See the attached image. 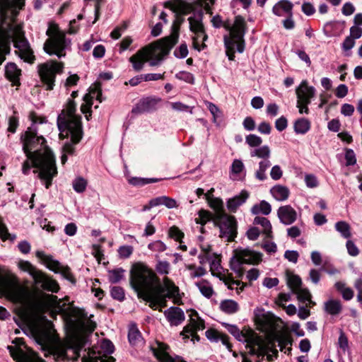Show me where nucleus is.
Returning <instances> with one entry per match:
<instances>
[{"mask_svg": "<svg viewBox=\"0 0 362 362\" xmlns=\"http://www.w3.org/2000/svg\"><path fill=\"white\" fill-rule=\"evenodd\" d=\"M25 5V0H0V16L3 25L0 26V66L10 53L11 42L16 49V54L25 62L33 64L35 56L25 37L23 24L18 22L17 16Z\"/></svg>", "mask_w": 362, "mask_h": 362, "instance_id": "obj_1", "label": "nucleus"}, {"mask_svg": "<svg viewBox=\"0 0 362 362\" xmlns=\"http://www.w3.org/2000/svg\"><path fill=\"white\" fill-rule=\"evenodd\" d=\"M29 117L33 124L21 136L23 151L26 157L33 160V165L36 168L34 173H38L39 178L49 189L52 179L57 175L54 156L47 146L45 139L37 134L35 124L42 123L43 119L34 112H30Z\"/></svg>", "mask_w": 362, "mask_h": 362, "instance_id": "obj_2", "label": "nucleus"}, {"mask_svg": "<svg viewBox=\"0 0 362 362\" xmlns=\"http://www.w3.org/2000/svg\"><path fill=\"white\" fill-rule=\"evenodd\" d=\"M34 310L40 313L45 314L49 312L50 317L56 318L57 315L62 316L66 322L74 325L78 321L86 317L84 310L75 307L73 303H69L67 298L63 300L58 299L57 296L42 293L33 303Z\"/></svg>", "mask_w": 362, "mask_h": 362, "instance_id": "obj_3", "label": "nucleus"}, {"mask_svg": "<svg viewBox=\"0 0 362 362\" xmlns=\"http://www.w3.org/2000/svg\"><path fill=\"white\" fill-rule=\"evenodd\" d=\"M86 341L82 337L75 338L66 343H60L50 347L45 356H52L56 361H76L81 357L83 349L81 362H115V359L110 356H95L94 351L86 350Z\"/></svg>", "mask_w": 362, "mask_h": 362, "instance_id": "obj_4", "label": "nucleus"}, {"mask_svg": "<svg viewBox=\"0 0 362 362\" xmlns=\"http://www.w3.org/2000/svg\"><path fill=\"white\" fill-rule=\"evenodd\" d=\"M129 281L139 298L148 303V305H154L152 300L159 278L151 269L141 262L134 264L130 271Z\"/></svg>", "mask_w": 362, "mask_h": 362, "instance_id": "obj_5", "label": "nucleus"}, {"mask_svg": "<svg viewBox=\"0 0 362 362\" xmlns=\"http://www.w3.org/2000/svg\"><path fill=\"white\" fill-rule=\"evenodd\" d=\"M76 104L73 100H69L66 109L63 110L57 117V126L60 137L72 135V140L79 143L83 137L81 117L75 114Z\"/></svg>", "mask_w": 362, "mask_h": 362, "instance_id": "obj_6", "label": "nucleus"}, {"mask_svg": "<svg viewBox=\"0 0 362 362\" xmlns=\"http://www.w3.org/2000/svg\"><path fill=\"white\" fill-rule=\"evenodd\" d=\"M48 38L44 43L43 49L49 55H56L58 58L66 56V50L70 49L71 40L66 37L57 24L49 23L46 31Z\"/></svg>", "mask_w": 362, "mask_h": 362, "instance_id": "obj_7", "label": "nucleus"}, {"mask_svg": "<svg viewBox=\"0 0 362 362\" xmlns=\"http://www.w3.org/2000/svg\"><path fill=\"white\" fill-rule=\"evenodd\" d=\"M152 303L154 305H148L153 310H158L161 312L163 308L167 306V299L173 300L175 304H179L181 302V295L180 288L168 277L163 278V284L160 282L157 284V288L153 294Z\"/></svg>", "mask_w": 362, "mask_h": 362, "instance_id": "obj_8", "label": "nucleus"}, {"mask_svg": "<svg viewBox=\"0 0 362 362\" xmlns=\"http://www.w3.org/2000/svg\"><path fill=\"white\" fill-rule=\"evenodd\" d=\"M246 23L241 16L235 18L234 23L230 30V36L225 35L223 37L226 54L229 60H234L235 47H237L238 52L242 53L245 49L243 37L245 34Z\"/></svg>", "mask_w": 362, "mask_h": 362, "instance_id": "obj_9", "label": "nucleus"}, {"mask_svg": "<svg viewBox=\"0 0 362 362\" xmlns=\"http://www.w3.org/2000/svg\"><path fill=\"white\" fill-rule=\"evenodd\" d=\"M0 292L14 303L26 305L30 302V291L16 279L0 276Z\"/></svg>", "mask_w": 362, "mask_h": 362, "instance_id": "obj_10", "label": "nucleus"}, {"mask_svg": "<svg viewBox=\"0 0 362 362\" xmlns=\"http://www.w3.org/2000/svg\"><path fill=\"white\" fill-rule=\"evenodd\" d=\"M262 253L249 247H238L233 250V255L230 261V268L237 275L242 278L244 274L243 264L257 265L262 261Z\"/></svg>", "mask_w": 362, "mask_h": 362, "instance_id": "obj_11", "label": "nucleus"}, {"mask_svg": "<svg viewBox=\"0 0 362 362\" xmlns=\"http://www.w3.org/2000/svg\"><path fill=\"white\" fill-rule=\"evenodd\" d=\"M202 20L203 14L202 13H194L188 18L189 30L194 35L192 37L193 47L198 51H201L206 47L204 42L208 39Z\"/></svg>", "mask_w": 362, "mask_h": 362, "instance_id": "obj_12", "label": "nucleus"}, {"mask_svg": "<svg viewBox=\"0 0 362 362\" xmlns=\"http://www.w3.org/2000/svg\"><path fill=\"white\" fill-rule=\"evenodd\" d=\"M64 63L49 60L38 65V73L41 81L47 86V90H52L54 86L56 75L62 74Z\"/></svg>", "mask_w": 362, "mask_h": 362, "instance_id": "obj_13", "label": "nucleus"}, {"mask_svg": "<svg viewBox=\"0 0 362 362\" xmlns=\"http://www.w3.org/2000/svg\"><path fill=\"white\" fill-rule=\"evenodd\" d=\"M293 4L289 0H279L272 7V13L278 17H285L282 24L286 30H293L296 26L293 19Z\"/></svg>", "mask_w": 362, "mask_h": 362, "instance_id": "obj_14", "label": "nucleus"}, {"mask_svg": "<svg viewBox=\"0 0 362 362\" xmlns=\"http://www.w3.org/2000/svg\"><path fill=\"white\" fill-rule=\"evenodd\" d=\"M189 323L183 328L180 332V335L184 340L189 339L192 337L193 341H199V337L197 332L205 328L204 321L199 316L198 313L194 310H189Z\"/></svg>", "mask_w": 362, "mask_h": 362, "instance_id": "obj_15", "label": "nucleus"}, {"mask_svg": "<svg viewBox=\"0 0 362 362\" xmlns=\"http://www.w3.org/2000/svg\"><path fill=\"white\" fill-rule=\"evenodd\" d=\"M215 226L219 228L220 237L228 242H232L237 236V221L232 216L226 215L216 218Z\"/></svg>", "mask_w": 362, "mask_h": 362, "instance_id": "obj_16", "label": "nucleus"}, {"mask_svg": "<svg viewBox=\"0 0 362 362\" xmlns=\"http://www.w3.org/2000/svg\"><path fill=\"white\" fill-rule=\"evenodd\" d=\"M250 351L252 354H257L262 357L267 356L269 361L273 360L272 355L275 357L278 356V351L272 340H265L257 335L250 346Z\"/></svg>", "mask_w": 362, "mask_h": 362, "instance_id": "obj_17", "label": "nucleus"}, {"mask_svg": "<svg viewBox=\"0 0 362 362\" xmlns=\"http://www.w3.org/2000/svg\"><path fill=\"white\" fill-rule=\"evenodd\" d=\"M156 49H158L157 43L140 49L129 58V61L135 71H140L143 69L145 63L148 62L154 54Z\"/></svg>", "mask_w": 362, "mask_h": 362, "instance_id": "obj_18", "label": "nucleus"}, {"mask_svg": "<svg viewBox=\"0 0 362 362\" xmlns=\"http://www.w3.org/2000/svg\"><path fill=\"white\" fill-rule=\"evenodd\" d=\"M185 18L183 16L175 15V19L172 25L173 33L170 36L164 37L157 42L158 48L160 49H170L177 42L179 35V30L181 25L184 23Z\"/></svg>", "mask_w": 362, "mask_h": 362, "instance_id": "obj_19", "label": "nucleus"}, {"mask_svg": "<svg viewBox=\"0 0 362 362\" xmlns=\"http://www.w3.org/2000/svg\"><path fill=\"white\" fill-rule=\"evenodd\" d=\"M35 255L37 257L44 262L49 269L54 272H62L67 279H71L69 268H63L58 261L54 259L51 255H46L43 251L37 250Z\"/></svg>", "mask_w": 362, "mask_h": 362, "instance_id": "obj_20", "label": "nucleus"}, {"mask_svg": "<svg viewBox=\"0 0 362 362\" xmlns=\"http://www.w3.org/2000/svg\"><path fill=\"white\" fill-rule=\"evenodd\" d=\"M224 326L228 332L234 336L237 340L247 343V346L250 348V346L256 336L255 333L252 330L248 329L246 332H244L240 331L235 325L225 323Z\"/></svg>", "mask_w": 362, "mask_h": 362, "instance_id": "obj_21", "label": "nucleus"}, {"mask_svg": "<svg viewBox=\"0 0 362 362\" xmlns=\"http://www.w3.org/2000/svg\"><path fill=\"white\" fill-rule=\"evenodd\" d=\"M160 98L147 97L140 100L132 108L133 114L139 115L145 112H151L157 109V105L160 102Z\"/></svg>", "mask_w": 362, "mask_h": 362, "instance_id": "obj_22", "label": "nucleus"}, {"mask_svg": "<svg viewBox=\"0 0 362 362\" xmlns=\"http://www.w3.org/2000/svg\"><path fill=\"white\" fill-rule=\"evenodd\" d=\"M34 283L35 285L40 286L43 290L52 293H57L59 290L58 283L42 272H40L35 277Z\"/></svg>", "mask_w": 362, "mask_h": 362, "instance_id": "obj_23", "label": "nucleus"}, {"mask_svg": "<svg viewBox=\"0 0 362 362\" xmlns=\"http://www.w3.org/2000/svg\"><path fill=\"white\" fill-rule=\"evenodd\" d=\"M296 92L298 98L297 101L310 104L311 99L315 96L316 90L313 86H308L307 81H303L296 88Z\"/></svg>", "mask_w": 362, "mask_h": 362, "instance_id": "obj_24", "label": "nucleus"}, {"mask_svg": "<svg viewBox=\"0 0 362 362\" xmlns=\"http://www.w3.org/2000/svg\"><path fill=\"white\" fill-rule=\"evenodd\" d=\"M277 216L280 222L286 226L291 225L297 219V212L291 205L280 206L277 210Z\"/></svg>", "mask_w": 362, "mask_h": 362, "instance_id": "obj_25", "label": "nucleus"}, {"mask_svg": "<svg viewBox=\"0 0 362 362\" xmlns=\"http://www.w3.org/2000/svg\"><path fill=\"white\" fill-rule=\"evenodd\" d=\"M164 315L171 326H177L185 319L183 310L178 307H170L165 310Z\"/></svg>", "mask_w": 362, "mask_h": 362, "instance_id": "obj_26", "label": "nucleus"}, {"mask_svg": "<svg viewBox=\"0 0 362 362\" xmlns=\"http://www.w3.org/2000/svg\"><path fill=\"white\" fill-rule=\"evenodd\" d=\"M165 6L169 7L175 13V15L183 16L188 14L192 10L191 5L183 0H175L173 2L168 1L165 4Z\"/></svg>", "mask_w": 362, "mask_h": 362, "instance_id": "obj_27", "label": "nucleus"}, {"mask_svg": "<svg viewBox=\"0 0 362 362\" xmlns=\"http://www.w3.org/2000/svg\"><path fill=\"white\" fill-rule=\"evenodd\" d=\"M21 70L15 63H8L5 66V76L8 80L12 82L13 86L20 85V76Z\"/></svg>", "mask_w": 362, "mask_h": 362, "instance_id": "obj_28", "label": "nucleus"}, {"mask_svg": "<svg viewBox=\"0 0 362 362\" xmlns=\"http://www.w3.org/2000/svg\"><path fill=\"white\" fill-rule=\"evenodd\" d=\"M249 197V193L246 190H242L241 192L229 199L227 202L228 209L233 213H235L238 207L244 204Z\"/></svg>", "mask_w": 362, "mask_h": 362, "instance_id": "obj_29", "label": "nucleus"}, {"mask_svg": "<svg viewBox=\"0 0 362 362\" xmlns=\"http://www.w3.org/2000/svg\"><path fill=\"white\" fill-rule=\"evenodd\" d=\"M128 339L129 344L134 346L140 347L144 344L142 335L135 324L131 325L129 327Z\"/></svg>", "mask_w": 362, "mask_h": 362, "instance_id": "obj_30", "label": "nucleus"}, {"mask_svg": "<svg viewBox=\"0 0 362 362\" xmlns=\"http://www.w3.org/2000/svg\"><path fill=\"white\" fill-rule=\"evenodd\" d=\"M272 197L279 202H284L288 199L290 195L289 189L281 185H276L270 189Z\"/></svg>", "mask_w": 362, "mask_h": 362, "instance_id": "obj_31", "label": "nucleus"}, {"mask_svg": "<svg viewBox=\"0 0 362 362\" xmlns=\"http://www.w3.org/2000/svg\"><path fill=\"white\" fill-rule=\"evenodd\" d=\"M250 155L251 157L260 158V161H270L271 149L267 145L260 146L257 148L250 149Z\"/></svg>", "mask_w": 362, "mask_h": 362, "instance_id": "obj_32", "label": "nucleus"}, {"mask_svg": "<svg viewBox=\"0 0 362 362\" xmlns=\"http://www.w3.org/2000/svg\"><path fill=\"white\" fill-rule=\"evenodd\" d=\"M164 205L168 209H173L177 207V202L175 199L167 196H160L151 199V206Z\"/></svg>", "mask_w": 362, "mask_h": 362, "instance_id": "obj_33", "label": "nucleus"}, {"mask_svg": "<svg viewBox=\"0 0 362 362\" xmlns=\"http://www.w3.org/2000/svg\"><path fill=\"white\" fill-rule=\"evenodd\" d=\"M219 308L221 310L226 314L231 315L237 313L239 309L238 303L233 300H223L221 302Z\"/></svg>", "mask_w": 362, "mask_h": 362, "instance_id": "obj_34", "label": "nucleus"}, {"mask_svg": "<svg viewBox=\"0 0 362 362\" xmlns=\"http://www.w3.org/2000/svg\"><path fill=\"white\" fill-rule=\"evenodd\" d=\"M198 216L194 218V221L199 225H206L208 222L212 221L215 226L216 217L214 214L204 209H201L197 213Z\"/></svg>", "mask_w": 362, "mask_h": 362, "instance_id": "obj_35", "label": "nucleus"}, {"mask_svg": "<svg viewBox=\"0 0 362 362\" xmlns=\"http://www.w3.org/2000/svg\"><path fill=\"white\" fill-rule=\"evenodd\" d=\"M342 310V305L339 300L330 299L325 303V310L331 315H339Z\"/></svg>", "mask_w": 362, "mask_h": 362, "instance_id": "obj_36", "label": "nucleus"}, {"mask_svg": "<svg viewBox=\"0 0 362 362\" xmlns=\"http://www.w3.org/2000/svg\"><path fill=\"white\" fill-rule=\"evenodd\" d=\"M209 204L211 208L215 211L214 216L219 218L227 215L223 209V202L221 199L211 198L209 199Z\"/></svg>", "mask_w": 362, "mask_h": 362, "instance_id": "obj_37", "label": "nucleus"}, {"mask_svg": "<svg viewBox=\"0 0 362 362\" xmlns=\"http://www.w3.org/2000/svg\"><path fill=\"white\" fill-rule=\"evenodd\" d=\"M70 136V140L67 141L63 146L62 152L63 155L61 157V162L64 164L67 161V155H73L75 152V146L78 143L74 142L72 140V135Z\"/></svg>", "mask_w": 362, "mask_h": 362, "instance_id": "obj_38", "label": "nucleus"}, {"mask_svg": "<svg viewBox=\"0 0 362 362\" xmlns=\"http://www.w3.org/2000/svg\"><path fill=\"white\" fill-rule=\"evenodd\" d=\"M271 211L272 206L270 204L264 200L261 201L259 204H255L251 209L252 214L255 215L259 214L268 215L271 213Z\"/></svg>", "mask_w": 362, "mask_h": 362, "instance_id": "obj_39", "label": "nucleus"}, {"mask_svg": "<svg viewBox=\"0 0 362 362\" xmlns=\"http://www.w3.org/2000/svg\"><path fill=\"white\" fill-rule=\"evenodd\" d=\"M195 284L204 297L210 298L214 295V291L213 287L208 281L202 279Z\"/></svg>", "mask_w": 362, "mask_h": 362, "instance_id": "obj_40", "label": "nucleus"}, {"mask_svg": "<svg viewBox=\"0 0 362 362\" xmlns=\"http://www.w3.org/2000/svg\"><path fill=\"white\" fill-rule=\"evenodd\" d=\"M310 126L308 119L300 118L294 123V131L296 134H305L310 130Z\"/></svg>", "mask_w": 362, "mask_h": 362, "instance_id": "obj_41", "label": "nucleus"}, {"mask_svg": "<svg viewBox=\"0 0 362 362\" xmlns=\"http://www.w3.org/2000/svg\"><path fill=\"white\" fill-rule=\"evenodd\" d=\"M272 165L271 161H259L258 169L255 173V177L259 181H264L267 178L266 171Z\"/></svg>", "mask_w": 362, "mask_h": 362, "instance_id": "obj_42", "label": "nucleus"}, {"mask_svg": "<svg viewBox=\"0 0 362 362\" xmlns=\"http://www.w3.org/2000/svg\"><path fill=\"white\" fill-rule=\"evenodd\" d=\"M334 227L336 230L338 231L344 238L349 239L351 238V226L347 222L344 221H338L335 223Z\"/></svg>", "mask_w": 362, "mask_h": 362, "instance_id": "obj_43", "label": "nucleus"}, {"mask_svg": "<svg viewBox=\"0 0 362 362\" xmlns=\"http://www.w3.org/2000/svg\"><path fill=\"white\" fill-rule=\"evenodd\" d=\"M19 268L25 272H28L33 279H35V277L39 274L41 272L37 269L30 262L28 261H21L18 264Z\"/></svg>", "mask_w": 362, "mask_h": 362, "instance_id": "obj_44", "label": "nucleus"}, {"mask_svg": "<svg viewBox=\"0 0 362 362\" xmlns=\"http://www.w3.org/2000/svg\"><path fill=\"white\" fill-rule=\"evenodd\" d=\"M254 223L260 225L262 227L263 232L268 236H271L272 224L268 218L262 216H256L254 219Z\"/></svg>", "mask_w": 362, "mask_h": 362, "instance_id": "obj_45", "label": "nucleus"}, {"mask_svg": "<svg viewBox=\"0 0 362 362\" xmlns=\"http://www.w3.org/2000/svg\"><path fill=\"white\" fill-rule=\"evenodd\" d=\"M162 180V178L132 177L129 180V183L134 186H144L147 184L158 182Z\"/></svg>", "mask_w": 362, "mask_h": 362, "instance_id": "obj_46", "label": "nucleus"}, {"mask_svg": "<svg viewBox=\"0 0 362 362\" xmlns=\"http://www.w3.org/2000/svg\"><path fill=\"white\" fill-rule=\"evenodd\" d=\"M0 238L3 241L9 240L11 242L14 241L16 238V235L15 234H11L8 232L7 226L3 222V221L1 218H0Z\"/></svg>", "mask_w": 362, "mask_h": 362, "instance_id": "obj_47", "label": "nucleus"}, {"mask_svg": "<svg viewBox=\"0 0 362 362\" xmlns=\"http://www.w3.org/2000/svg\"><path fill=\"white\" fill-rule=\"evenodd\" d=\"M287 284L293 293L301 287L302 281L298 275L291 274L288 277Z\"/></svg>", "mask_w": 362, "mask_h": 362, "instance_id": "obj_48", "label": "nucleus"}, {"mask_svg": "<svg viewBox=\"0 0 362 362\" xmlns=\"http://www.w3.org/2000/svg\"><path fill=\"white\" fill-rule=\"evenodd\" d=\"M155 269L159 274L167 275L170 271V264L168 261L158 260Z\"/></svg>", "mask_w": 362, "mask_h": 362, "instance_id": "obj_49", "label": "nucleus"}, {"mask_svg": "<svg viewBox=\"0 0 362 362\" xmlns=\"http://www.w3.org/2000/svg\"><path fill=\"white\" fill-rule=\"evenodd\" d=\"M337 345L343 354H345L346 351H349V340L342 329H340L339 332V337L338 339Z\"/></svg>", "mask_w": 362, "mask_h": 362, "instance_id": "obj_50", "label": "nucleus"}, {"mask_svg": "<svg viewBox=\"0 0 362 362\" xmlns=\"http://www.w3.org/2000/svg\"><path fill=\"white\" fill-rule=\"evenodd\" d=\"M124 270L117 268L109 272V280L112 284L119 282L124 277Z\"/></svg>", "mask_w": 362, "mask_h": 362, "instance_id": "obj_51", "label": "nucleus"}, {"mask_svg": "<svg viewBox=\"0 0 362 362\" xmlns=\"http://www.w3.org/2000/svg\"><path fill=\"white\" fill-rule=\"evenodd\" d=\"M18 362H45L42 358L39 357L37 354L32 352L30 354L23 353Z\"/></svg>", "mask_w": 362, "mask_h": 362, "instance_id": "obj_52", "label": "nucleus"}, {"mask_svg": "<svg viewBox=\"0 0 362 362\" xmlns=\"http://www.w3.org/2000/svg\"><path fill=\"white\" fill-rule=\"evenodd\" d=\"M87 187V181L84 178L79 177L73 181V188L78 193L83 192Z\"/></svg>", "mask_w": 362, "mask_h": 362, "instance_id": "obj_53", "label": "nucleus"}, {"mask_svg": "<svg viewBox=\"0 0 362 362\" xmlns=\"http://www.w3.org/2000/svg\"><path fill=\"white\" fill-rule=\"evenodd\" d=\"M245 142L253 148L260 146L262 139L256 134H249L245 138Z\"/></svg>", "mask_w": 362, "mask_h": 362, "instance_id": "obj_54", "label": "nucleus"}, {"mask_svg": "<svg viewBox=\"0 0 362 362\" xmlns=\"http://www.w3.org/2000/svg\"><path fill=\"white\" fill-rule=\"evenodd\" d=\"M297 295L298 299L302 302L310 301L311 294L307 288H303L300 287L293 292Z\"/></svg>", "mask_w": 362, "mask_h": 362, "instance_id": "obj_55", "label": "nucleus"}, {"mask_svg": "<svg viewBox=\"0 0 362 362\" xmlns=\"http://www.w3.org/2000/svg\"><path fill=\"white\" fill-rule=\"evenodd\" d=\"M110 295L111 296L119 301L124 300L125 298L124 291L120 286H113L110 289Z\"/></svg>", "mask_w": 362, "mask_h": 362, "instance_id": "obj_56", "label": "nucleus"}, {"mask_svg": "<svg viewBox=\"0 0 362 362\" xmlns=\"http://www.w3.org/2000/svg\"><path fill=\"white\" fill-rule=\"evenodd\" d=\"M101 351L104 353L103 356H109L113 353L115 346L112 342L109 339H103L100 344Z\"/></svg>", "mask_w": 362, "mask_h": 362, "instance_id": "obj_57", "label": "nucleus"}, {"mask_svg": "<svg viewBox=\"0 0 362 362\" xmlns=\"http://www.w3.org/2000/svg\"><path fill=\"white\" fill-rule=\"evenodd\" d=\"M175 77L177 79H179L180 81H183L188 83H190V84L194 83V77L193 74L188 71H180L175 74Z\"/></svg>", "mask_w": 362, "mask_h": 362, "instance_id": "obj_58", "label": "nucleus"}, {"mask_svg": "<svg viewBox=\"0 0 362 362\" xmlns=\"http://www.w3.org/2000/svg\"><path fill=\"white\" fill-rule=\"evenodd\" d=\"M148 248L150 250L154 251V252H164L167 247L165 244L162 242L161 240H156L148 244Z\"/></svg>", "mask_w": 362, "mask_h": 362, "instance_id": "obj_59", "label": "nucleus"}, {"mask_svg": "<svg viewBox=\"0 0 362 362\" xmlns=\"http://www.w3.org/2000/svg\"><path fill=\"white\" fill-rule=\"evenodd\" d=\"M346 165H354L356 163V158L354 151L351 148L345 149Z\"/></svg>", "mask_w": 362, "mask_h": 362, "instance_id": "obj_60", "label": "nucleus"}, {"mask_svg": "<svg viewBox=\"0 0 362 362\" xmlns=\"http://www.w3.org/2000/svg\"><path fill=\"white\" fill-rule=\"evenodd\" d=\"M133 247L131 245H123L119 247L118 254L119 257L123 259L129 258L133 252Z\"/></svg>", "mask_w": 362, "mask_h": 362, "instance_id": "obj_61", "label": "nucleus"}, {"mask_svg": "<svg viewBox=\"0 0 362 362\" xmlns=\"http://www.w3.org/2000/svg\"><path fill=\"white\" fill-rule=\"evenodd\" d=\"M245 168L243 163L238 159H235L230 167V173L234 175L240 173Z\"/></svg>", "mask_w": 362, "mask_h": 362, "instance_id": "obj_62", "label": "nucleus"}, {"mask_svg": "<svg viewBox=\"0 0 362 362\" xmlns=\"http://www.w3.org/2000/svg\"><path fill=\"white\" fill-rule=\"evenodd\" d=\"M169 235L176 241H181L184 238V233L177 226H172L169 229Z\"/></svg>", "mask_w": 362, "mask_h": 362, "instance_id": "obj_63", "label": "nucleus"}, {"mask_svg": "<svg viewBox=\"0 0 362 362\" xmlns=\"http://www.w3.org/2000/svg\"><path fill=\"white\" fill-rule=\"evenodd\" d=\"M18 127V118L16 115H12L8 118V127L7 131L14 134Z\"/></svg>", "mask_w": 362, "mask_h": 362, "instance_id": "obj_64", "label": "nucleus"}]
</instances>
